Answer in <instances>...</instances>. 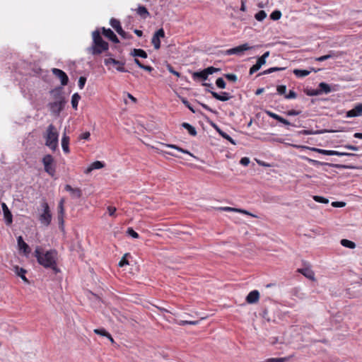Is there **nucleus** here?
I'll list each match as a JSON object with an SVG mask.
<instances>
[{
    "mask_svg": "<svg viewBox=\"0 0 362 362\" xmlns=\"http://www.w3.org/2000/svg\"><path fill=\"white\" fill-rule=\"evenodd\" d=\"M34 256L36 257L39 264L46 269H51L55 273H58L59 269L57 267L58 253L56 250H49L46 252L37 246L34 252Z\"/></svg>",
    "mask_w": 362,
    "mask_h": 362,
    "instance_id": "obj_1",
    "label": "nucleus"
},
{
    "mask_svg": "<svg viewBox=\"0 0 362 362\" xmlns=\"http://www.w3.org/2000/svg\"><path fill=\"white\" fill-rule=\"evenodd\" d=\"M69 141L70 138L69 136H67L65 133L62 136V147L63 149V151L65 153H69L70 149H69Z\"/></svg>",
    "mask_w": 362,
    "mask_h": 362,
    "instance_id": "obj_23",
    "label": "nucleus"
},
{
    "mask_svg": "<svg viewBox=\"0 0 362 362\" xmlns=\"http://www.w3.org/2000/svg\"><path fill=\"white\" fill-rule=\"evenodd\" d=\"M168 71H169L171 74H173V75H175V76H177V77H180V74L178 71H177L174 70V69H173L172 66H168Z\"/></svg>",
    "mask_w": 362,
    "mask_h": 362,
    "instance_id": "obj_62",
    "label": "nucleus"
},
{
    "mask_svg": "<svg viewBox=\"0 0 362 362\" xmlns=\"http://www.w3.org/2000/svg\"><path fill=\"white\" fill-rule=\"evenodd\" d=\"M129 253H126L121 259V260L119 262V267H122L125 265H129V261L127 259V257L129 256Z\"/></svg>",
    "mask_w": 362,
    "mask_h": 362,
    "instance_id": "obj_44",
    "label": "nucleus"
},
{
    "mask_svg": "<svg viewBox=\"0 0 362 362\" xmlns=\"http://www.w3.org/2000/svg\"><path fill=\"white\" fill-rule=\"evenodd\" d=\"M105 166V163L102 161L96 160L92 163L88 168H87L84 173L86 174L90 173L93 170L101 169Z\"/></svg>",
    "mask_w": 362,
    "mask_h": 362,
    "instance_id": "obj_20",
    "label": "nucleus"
},
{
    "mask_svg": "<svg viewBox=\"0 0 362 362\" xmlns=\"http://www.w3.org/2000/svg\"><path fill=\"white\" fill-rule=\"evenodd\" d=\"M65 190L70 192L72 197L80 198L82 196V191L80 188H73L69 185H66Z\"/></svg>",
    "mask_w": 362,
    "mask_h": 362,
    "instance_id": "obj_19",
    "label": "nucleus"
},
{
    "mask_svg": "<svg viewBox=\"0 0 362 362\" xmlns=\"http://www.w3.org/2000/svg\"><path fill=\"white\" fill-rule=\"evenodd\" d=\"M300 111H297L295 110H291L286 112V114L288 116H296V115H300Z\"/></svg>",
    "mask_w": 362,
    "mask_h": 362,
    "instance_id": "obj_61",
    "label": "nucleus"
},
{
    "mask_svg": "<svg viewBox=\"0 0 362 362\" xmlns=\"http://www.w3.org/2000/svg\"><path fill=\"white\" fill-rule=\"evenodd\" d=\"M284 68L271 67V68L264 71L263 72L259 74L258 76L266 75V74H272V73L275 72V71H281V70H284Z\"/></svg>",
    "mask_w": 362,
    "mask_h": 362,
    "instance_id": "obj_37",
    "label": "nucleus"
},
{
    "mask_svg": "<svg viewBox=\"0 0 362 362\" xmlns=\"http://www.w3.org/2000/svg\"><path fill=\"white\" fill-rule=\"evenodd\" d=\"M81 97L78 93H74L71 97V105L74 109L76 110Z\"/></svg>",
    "mask_w": 362,
    "mask_h": 362,
    "instance_id": "obj_35",
    "label": "nucleus"
},
{
    "mask_svg": "<svg viewBox=\"0 0 362 362\" xmlns=\"http://www.w3.org/2000/svg\"><path fill=\"white\" fill-rule=\"evenodd\" d=\"M165 37V31L163 28L158 30L153 35L151 39V43L153 44L156 49H158L160 47V38Z\"/></svg>",
    "mask_w": 362,
    "mask_h": 362,
    "instance_id": "obj_9",
    "label": "nucleus"
},
{
    "mask_svg": "<svg viewBox=\"0 0 362 362\" xmlns=\"http://www.w3.org/2000/svg\"><path fill=\"white\" fill-rule=\"evenodd\" d=\"M346 203L343 202H333L332 203L333 207H344Z\"/></svg>",
    "mask_w": 362,
    "mask_h": 362,
    "instance_id": "obj_59",
    "label": "nucleus"
},
{
    "mask_svg": "<svg viewBox=\"0 0 362 362\" xmlns=\"http://www.w3.org/2000/svg\"><path fill=\"white\" fill-rule=\"evenodd\" d=\"M18 247L20 251H22L24 255H28L30 252V248L28 245L23 240L22 236H18L17 238Z\"/></svg>",
    "mask_w": 362,
    "mask_h": 362,
    "instance_id": "obj_12",
    "label": "nucleus"
},
{
    "mask_svg": "<svg viewBox=\"0 0 362 362\" xmlns=\"http://www.w3.org/2000/svg\"><path fill=\"white\" fill-rule=\"evenodd\" d=\"M101 30H102V33L105 35V37L108 38L110 40H111L114 43L119 42L118 37H117V35L114 33V32L111 29L105 28L103 27L101 28Z\"/></svg>",
    "mask_w": 362,
    "mask_h": 362,
    "instance_id": "obj_14",
    "label": "nucleus"
},
{
    "mask_svg": "<svg viewBox=\"0 0 362 362\" xmlns=\"http://www.w3.org/2000/svg\"><path fill=\"white\" fill-rule=\"evenodd\" d=\"M182 127L187 129L191 136H196L197 132L195 128L187 122H183Z\"/></svg>",
    "mask_w": 362,
    "mask_h": 362,
    "instance_id": "obj_29",
    "label": "nucleus"
},
{
    "mask_svg": "<svg viewBox=\"0 0 362 362\" xmlns=\"http://www.w3.org/2000/svg\"><path fill=\"white\" fill-rule=\"evenodd\" d=\"M331 91L330 86L324 82L319 84V89L316 90L315 93H308L310 95H317L322 93H328Z\"/></svg>",
    "mask_w": 362,
    "mask_h": 362,
    "instance_id": "obj_17",
    "label": "nucleus"
},
{
    "mask_svg": "<svg viewBox=\"0 0 362 362\" xmlns=\"http://www.w3.org/2000/svg\"><path fill=\"white\" fill-rule=\"evenodd\" d=\"M362 115V104H358L346 112L347 117H354Z\"/></svg>",
    "mask_w": 362,
    "mask_h": 362,
    "instance_id": "obj_16",
    "label": "nucleus"
},
{
    "mask_svg": "<svg viewBox=\"0 0 362 362\" xmlns=\"http://www.w3.org/2000/svg\"><path fill=\"white\" fill-rule=\"evenodd\" d=\"M42 206L43 207V213L40 214L39 220L42 225L48 226L52 221V214L49 206L46 202L42 204Z\"/></svg>",
    "mask_w": 362,
    "mask_h": 362,
    "instance_id": "obj_5",
    "label": "nucleus"
},
{
    "mask_svg": "<svg viewBox=\"0 0 362 362\" xmlns=\"http://www.w3.org/2000/svg\"><path fill=\"white\" fill-rule=\"evenodd\" d=\"M218 70V69L214 66H209L201 71L194 72L192 74V78L194 80L201 79L202 81H205L207 79L209 75L213 74Z\"/></svg>",
    "mask_w": 362,
    "mask_h": 362,
    "instance_id": "obj_6",
    "label": "nucleus"
},
{
    "mask_svg": "<svg viewBox=\"0 0 362 362\" xmlns=\"http://www.w3.org/2000/svg\"><path fill=\"white\" fill-rule=\"evenodd\" d=\"M1 206L4 211V216L6 219V222L8 225H9L13 221L11 212L10 211L7 205L5 203H2Z\"/></svg>",
    "mask_w": 362,
    "mask_h": 362,
    "instance_id": "obj_22",
    "label": "nucleus"
},
{
    "mask_svg": "<svg viewBox=\"0 0 362 362\" xmlns=\"http://www.w3.org/2000/svg\"><path fill=\"white\" fill-rule=\"evenodd\" d=\"M94 332L97 334L107 337L112 343L114 342V339L111 334L107 332L105 329H95Z\"/></svg>",
    "mask_w": 362,
    "mask_h": 362,
    "instance_id": "obj_28",
    "label": "nucleus"
},
{
    "mask_svg": "<svg viewBox=\"0 0 362 362\" xmlns=\"http://www.w3.org/2000/svg\"><path fill=\"white\" fill-rule=\"evenodd\" d=\"M211 94L212 95V96L216 98V100H220V101H227L228 100H230L231 98H232V95H230V93H227V92H221V93H218L215 91H212V90H209Z\"/></svg>",
    "mask_w": 362,
    "mask_h": 362,
    "instance_id": "obj_15",
    "label": "nucleus"
},
{
    "mask_svg": "<svg viewBox=\"0 0 362 362\" xmlns=\"http://www.w3.org/2000/svg\"><path fill=\"white\" fill-rule=\"evenodd\" d=\"M237 212L243 214L248 215V216H250L252 217H257L256 215H254V214H251L250 212H249L248 211L245 210V209H237Z\"/></svg>",
    "mask_w": 362,
    "mask_h": 362,
    "instance_id": "obj_56",
    "label": "nucleus"
},
{
    "mask_svg": "<svg viewBox=\"0 0 362 362\" xmlns=\"http://www.w3.org/2000/svg\"><path fill=\"white\" fill-rule=\"evenodd\" d=\"M52 72L56 77H57L60 80L62 86L67 85L69 82V78L64 71L57 68H53L52 69Z\"/></svg>",
    "mask_w": 362,
    "mask_h": 362,
    "instance_id": "obj_10",
    "label": "nucleus"
},
{
    "mask_svg": "<svg viewBox=\"0 0 362 362\" xmlns=\"http://www.w3.org/2000/svg\"><path fill=\"white\" fill-rule=\"evenodd\" d=\"M266 114L271 118H273L285 125H291V123L287 119L283 118L280 115H279L272 111L267 110Z\"/></svg>",
    "mask_w": 362,
    "mask_h": 362,
    "instance_id": "obj_21",
    "label": "nucleus"
},
{
    "mask_svg": "<svg viewBox=\"0 0 362 362\" xmlns=\"http://www.w3.org/2000/svg\"><path fill=\"white\" fill-rule=\"evenodd\" d=\"M259 299V293L257 290L252 291L246 297V301L252 304L257 303Z\"/></svg>",
    "mask_w": 362,
    "mask_h": 362,
    "instance_id": "obj_18",
    "label": "nucleus"
},
{
    "mask_svg": "<svg viewBox=\"0 0 362 362\" xmlns=\"http://www.w3.org/2000/svg\"><path fill=\"white\" fill-rule=\"evenodd\" d=\"M64 199H62L58 204V214L65 215Z\"/></svg>",
    "mask_w": 362,
    "mask_h": 362,
    "instance_id": "obj_41",
    "label": "nucleus"
},
{
    "mask_svg": "<svg viewBox=\"0 0 362 362\" xmlns=\"http://www.w3.org/2000/svg\"><path fill=\"white\" fill-rule=\"evenodd\" d=\"M182 103L193 113L196 112V110L192 107L189 101L184 97H180Z\"/></svg>",
    "mask_w": 362,
    "mask_h": 362,
    "instance_id": "obj_40",
    "label": "nucleus"
},
{
    "mask_svg": "<svg viewBox=\"0 0 362 362\" xmlns=\"http://www.w3.org/2000/svg\"><path fill=\"white\" fill-rule=\"evenodd\" d=\"M110 23L119 35L124 30L119 20L112 18Z\"/></svg>",
    "mask_w": 362,
    "mask_h": 362,
    "instance_id": "obj_25",
    "label": "nucleus"
},
{
    "mask_svg": "<svg viewBox=\"0 0 362 362\" xmlns=\"http://www.w3.org/2000/svg\"><path fill=\"white\" fill-rule=\"evenodd\" d=\"M313 199L319 203L327 204L329 200L327 198L320 196H314Z\"/></svg>",
    "mask_w": 362,
    "mask_h": 362,
    "instance_id": "obj_49",
    "label": "nucleus"
},
{
    "mask_svg": "<svg viewBox=\"0 0 362 362\" xmlns=\"http://www.w3.org/2000/svg\"><path fill=\"white\" fill-rule=\"evenodd\" d=\"M313 151H316L322 155H326V156H356V154L351 153L339 152V151H337L325 150V149L316 148H313Z\"/></svg>",
    "mask_w": 362,
    "mask_h": 362,
    "instance_id": "obj_8",
    "label": "nucleus"
},
{
    "mask_svg": "<svg viewBox=\"0 0 362 362\" xmlns=\"http://www.w3.org/2000/svg\"><path fill=\"white\" fill-rule=\"evenodd\" d=\"M199 323L198 320L195 321H189V320H180L177 322L179 325L183 326L186 325H196Z\"/></svg>",
    "mask_w": 362,
    "mask_h": 362,
    "instance_id": "obj_45",
    "label": "nucleus"
},
{
    "mask_svg": "<svg viewBox=\"0 0 362 362\" xmlns=\"http://www.w3.org/2000/svg\"><path fill=\"white\" fill-rule=\"evenodd\" d=\"M269 56V52L267 51L263 54L260 57L257 59V63L261 66L266 63V59Z\"/></svg>",
    "mask_w": 362,
    "mask_h": 362,
    "instance_id": "obj_36",
    "label": "nucleus"
},
{
    "mask_svg": "<svg viewBox=\"0 0 362 362\" xmlns=\"http://www.w3.org/2000/svg\"><path fill=\"white\" fill-rule=\"evenodd\" d=\"M341 244L342 246L350 249H354L356 247L355 243L347 239H342L341 240Z\"/></svg>",
    "mask_w": 362,
    "mask_h": 362,
    "instance_id": "obj_31",
    "label": "nucleus"
},
{
    "mask_svg": "<svg viewBox=\"0 0 362 362\" xmlns=\"http://www.w3.org/2000/svg\"><path fill=\"white\" fill-rule=\"evenodd\" d=\"M337 57V55L334 53V52L331 51L329 54L323 55L319 57L315 58V61L317 62H324L325 60H327L329 59Z\"/></svg>",
    "mask_w": 362,
    "mask_h": 362,
    "instance_id": "obj_32",
    "label": "nucleus"
},
{
    "mask_svg": "<svg viewBox=\"0 0 362 362\" xmlns=\"http://www.w3.org/2000/svg\"><path fill=\"white\" fill-rule=\"evenodd\" d=\"M136 13L144 19H146L147 17L150 16L149 12L144 6H139L136 10Z\"/></svg>",
    "mask_w": 362,
    "mask_h": 362,
    "instance_id": "obj_27",
    "label": "nucleus"
},
{
    "mask_svg": "<svg viewBox=\"0 0 362 362\" xmlns=\"http://www.w3.org/2000/svg\"><path fill=\"white\" fill-rule=\"evenodd\" d=\"M130 54L134 57H139L144 59H146L148 57L147 53L141 49H134L132 50Z\"/></svg>",
    "mask_w": 362,
    "mask_h": 362,
    "instance_id": "obj_26",
    "label": "nucleus"
},
{
    "mask_svg": "<svg viewBox=\"0 0 362 362\" xmlns=\"http://www.w3.org/2000/svg\"><path fill=\"white\" fill-rule=\"evenodd\" d=\"M267 17V13H265L264 11L263 10H261L259 11H258L255 16V18L257 21H263L265 18Z\"/></svg>",
    "mask_w": 362,
    "mask_h": 362,
    "instance_id": "obj_39",
    "label": "nucleus"
},
{
    "mask_svg": "<svg viewBox=\"0 0 362 362\" xmlns=\"http://www.w3.org/2000/svg\"><path fill=\"white\" fill-rule=\"evenodd\" d=\"M344 148L352 151H358L359 149V147L349 144L345 145Z\"/></svg>",
    "mask_w": 362,
    "mask_h": 362,
    "instance_id": "obj_63",
    "label": "nucleus"
},
{
    "mask_svg": "<svg viewBox=\"0 0 362 362\" xmlns=\"http://www.w3.org/2000/svg\"><path fill=\"white\" fill-rule=\"evenodd\" d=\"M59 227L62 231L64 230V215L58 214Z\"/></svg>",
    "mask_w": 362,
    "mask_h": 362,
    "instance_id": "obj_42",
    "label": "nucleus"
},
{
    "mask_svg": "<svg viewBox=\"0 0 362 362\" xmlns=\"http://www.w3.org/2000/svg\"><path fill=\"white\" fill-rule=\"evenodd\" d=\"M107 212L110 216H116V214H115L116 211H117L116 207L112 206H107Z\"/></svg>",
    "mask_w": 362,
    "mask_h": 362,
    "instance_id": "obj_54",
    "label": "nucleus"
},
{
    "mask_svg": "<svg viewBox=\"0 0 362 362\" xmlns=\"http://www.w3.org/2000/svg\"><path fill=\"white\" fill-rule=\"evenodd\" d=\"M45 145L51 150L55 151L58 146L59 133L54 124H50L46 130L44 136Z\"/></svg>",
    "mask_w": 362,
    "mask_h": 362,
    "instance_id": "obj_3",
    "label": "nucleus"
},
{
    "mask_svg": "<svg viewBox=\"0 0 362 362\" xmlns=\"http://www.w3.org/2000/svg\"><path fill=\"white\" fill-rule=\"evenodd\" d=\"M281 17V12L279 10L274 11L270 15L271 19H272L274 21H277V20L280 19Z\"/></svg>",
    "mask_w": 362,
    "mask_h": 362,
    "instance_id": "obj_43",
    "label": "nucleus"
},
{
    "mask_svg": "<svg viewBox=\"0 0 362 362\" xmlns=\"http://www.w3.org/2000/svg\"><path fill=\"white\" fill-rule=\"evenodd\" d=\"M298 272L309 279L313 280L315 278V274L313 272V270L310 269V268L306 267L303 269H298Z\"/></svg>",
    "mask_w": 362,
    "mask_h": 362,
    "instance_id": "obj_24",
    "label": "nucleus"
},
{
    "mask_svg": "<svg viewBox=\"0 0 362 362\" xmlns=\"http://www.w3.org/2000/svg\"><path fill=\"white\" fill-rule=\"evenodd\" d=\"M221 209L225 211H235V212H237V208H233V207H230V206L223 207V208H221Z\"/></svg>",
    "mask_w": 362,
    "mask_h": 362,
    "instance_id": "obj_64",
    "label": "nucleus"
},
{
    "mask_svg": "<svg viewBox=\"0 0 362 362\" xmlns=\"http://www.w3.org/2000/svg\"><path fill=\"white\" fill-rule=\"evenodd\" d=\"M165 146L167 147H168V148L176 149L178 151L182 152L183 153H186V154H189L190 156H192V154L189 151H187L186 149H184V148L180 147L178 146H176L175 144H165Z\"/></svg>",
    "mask_w": 362,
    "mask_h": 362,
    "instance_id": "obj_34",
    "label": "nucleus"
},
{
    "mask_svg": "<svg viewBox=\"0 0 362 362\" xmlns=\"http://www.w3.org/2000/svg\"><path fill=\"white\" fill-rule=\"evenodd\" d=\"M86 82V78L81 76L78 79V86L80 89H83Z\"/></svg>",
    "mask_w": 362,
    "mask_h": 362,
    "instance_id": "obj_52",
    "label": "nucleus"
},
{
    "mask_svg": "<svg viewBox=\"0 0 362 362\" xmlns=\"http://www.w3.org/2000/svg\"><path fill=\"white\" fill-rule=\"evenodd\" d=\"M134 63L141 69H144V70H146L147 71H149L151 72L153 69L152 66H147V65H144L138 59L135 58L134 59Z\"/></svg>",
    "mask_w": 362,
    "mask_h": 362,
    "instance_id": "obj_33",
    "label": "nucleus"
},
{
    "mask_svg": "<svg viewBox=\"0 0 362 362\" xmlns=\"http://www.w3.org/2000/svg\"><path fill=\"white\" fill-rule=\"evenodd\" d=\"M119 35L124 39H132V35L124 30H123Z\"/></svg>",
    "mask_w": 362,
    "mask_h": 362,
    "instance_id": "obj_57",
    "label": "nucleus"
},
{
    "mask_svg": "<svg viewBox=\"0 0 362 362\" xmlns=\"http://www.w3.org/2000/svg\"><path fill=\"white\" fill-rule=\"evenodd\" d=\"M277 93L279 95H286V86L285 85H279L276 87Z\"/></svg>",
    "mask_w": 362,
    "mask_h": 362,
    "instance_id": "obj_50",
    "label": "nucleus"
},
{
    "mask_svg": "<svg viewBox=\"0 0 362 362\" xmlns=\"http://www.w3.org/2000/svg\"><path fill=\"white\" fill-rule=\"evenodd\" d=\"M240 163L244 166H247L250 163V159L247 157H243L240 159Z\"/></svg>",
    "mask_w": 362,
    "mask_h": 362,
    "instance_id": "obj_60",
    "label": "nucleus"
},
{
    "mask_svg": "<svg viewBox=\"0 0 362 362\" xmlns=\"http://www.w3.org/2000/svg\"><path fill=\"white\" fill-rule=\"evenodd\" d=\"M127 233L132 236L134 238H139V235L138 233L134 230L132 228H128L127 230Z\"/></svg>",
    "mask_w": 362,
    "mask_h": 362,
    "instance_id": "obj_51",
    "label": "nucleus"
},
{
    "mask_svg": "<svg viewBox=\"0 0 362 362\" xmlns=\"http://www.w3.org/2000/svg\"><path fill=\"white\" fill-rule=\"evenodd\" d=\"M310 71H308V70L297 69L293 70V74H295V76L296 77H298V78H303V77L307 76L310 74Z\"/></svg>",
    "mask_w": 362,
    "mask_h": 362,
    "instance_id": "obj_30",
    "label": "nucleus"
},
{
    "mask_svg": "<svg viewBox=\"0 0 362 362\" xmlns=\"http://www.w3.org/2000/svg\"><path fill=\"white\" fill-rule=\"evenodd\" d=\"M284 97L286 99H294L297 97V94L295 91L291 90L288 94L285 95Z\"/></svg>",
    "mask_w": 362,
    "mask_h": 362,
    "instance_id": "obj_55",
    "label": "nucleus"
},
{
    "mask_svg": "<svg viewBox=\"0 0 362 362\" xmlns=\"http://www.w3.org/2000/svg\"><path fill=\"white\" fill-rule=\"evenodd\" d=\"M225 78L232 82H236L238 81V77L234 74H226L224 75Z\"/></svg>",
    "mask_w": 362,
    "mask_h": 362,
    "instance_id": "obj_48",
    "label": "nucleus"
},
{
    "mask_svg": "<svg viewBox=\"0 0 362 362\" xmlns=\"http://www.w3.org/2000/svg\"><path fill=\"white\" fill-rule=\"evenodd\" d=\"M253 48H254L253 46H250L248 43H245V44L240 45L239 46H237L235 47L227 49L226 51V54H227V55H232V54L242 55L245 51L250 50Z\"/></svg>",
    "mask_w": 362,
    "mask_h": 362,
    "instance_id": "obj_7",
    "label": "nucleus"
},
{
    "mask_svg": "<svg viewBox=\"0 0 362 362\" xmlns=\"http://www.w3.org/2000/svg\"><path fill=\"white\" fill-rule=\"evenodd\" d=\"M17 274L26 283H28V279L25 277V274L26 271L23 268L17 267Z\"/></svg>",
    "mask_w": 362,
    "mask_h": 362,
    "instance_id": "obj_38",
    "label": "nucleus"
},
{
    "mask_svg": "<svg viewBox=\"0 0 362 362\" xmlns=\"http://www.w3.org/2000/svg\"><path fill=\"white\" fill-rule=\"evenodd\" d=\"M104 63L106 66L112 64H119V66H116V69L121 72H127V71L124 69L125 63L119 60H117L114 58H107L105 59Z\"/></svg>",
    "mask_w": 362,
    "mask_h": 362,
    "instance_id": "obj_11",
    "label": "nucleus"
},
{
    "mask_svg": "<svg viewBox=\"0 0 362 362\" xmlns=\"http://www.w3.org/2000/svg\"><path fill=\"white\" fill-rule=\"evenodd\" d=\"M216 85L219 88L223 89L226 88V83L225 81L223 79V78H218L216 81Z\"/></svg>",
    "mask_w": 362,
    "mask_h": 362,
    "instance_id": "obj_46",
    "label": "nucleus"
},
{
    "mask_svg": "<svg viewBox=\"0 0 362 362\" xmlns=\"http://www.w3.org/2000/svg\"><path fill=\"white\" fill-rule=\"evenodd\" d=\"M45 171L50 176H54L56 173V168L54 165V160L52 155H45L42 160Z\"/></svg>",
    "mask_w": 362,
    "mask_h": 362,
    "instance_id": "obj_4",
    "label": "nucleus"
},
{
    "mask_svg": "<svg viewBox=\"0 0 362 362\" xmlns=\"http://www.w3.org/2000/svg\"><path fill=\"white\" fill-rule=\"evenodd\" d=\"M90 132H86L79 136V139L88 140L90 138Z\"/></svg>",
    "mask_w": 362,
    "mask_h": 362,
    "instance_id": "obj_58",
    "label": "nucleus"
},
{
    "mask_svg": "<svg viewBox=\"0 0 362 362\" xmlns=\"http://www.w3.org/2000/svg\"><path fill=\"white\" fill-rule=\"evenodd\" d=\"M219 134H220V135H221V136L223 138H224L226 140H228V141H230L232 144H235V141L226 132L219 131Z\"/></svg>",
    "mask_w": 362,
    "mask_h": 362,
    "instance_id": "obj_47",
    "label": "nucleus"
},
{
    "mask_svg": "<svg viewBox=\"0 0 362 362\" xmlns=\"http://www.w3.org/2000/svg\"><path fill=\"white\" fill-rule=\"evenodd\" d=\"M92 37L93 42L91 46L88 48V53L93 55H99L108 50L109 45L103 39L99 30H95L92 33Z\"/></svg>",
    "mask_w": 362,
    "mask_h": 362,
    "instance_id": "obj_2",
    "label": "nucleus"
},
{
    "mask_svg": "<svg viewBox=\"0 0 362 362\" xmlns=\"http://www.w3.org/2000/svg\"><path fill=\"white\" fill-rule=\"evenodd\" d=\"M261 68V66L258 64L257 62L255 64H254L250 69V74L252 75L257 72L259 69Z\"/></svg>",
    "mask_w": 362,
    "mask_h": 362,
    "instance_id": "obj_53",
    "label": "nucleus"
},
{
    "mask_svg": "<svg viewBox=\"0 0 362 362\" xmlns=\"http://www.w3.org/2000/svg\"><path fill=\"white\" fill-rule=\"evenodd\" d=\"M64 106V102L62 100H57L49 104L50 111L54 114H59L62 110Z\"/></svg>",
    "mask_w": 362,
    "mask_h": 362,
    "instance_id": "obj_13",
    "label": "nucleus"
}]
</instances>
